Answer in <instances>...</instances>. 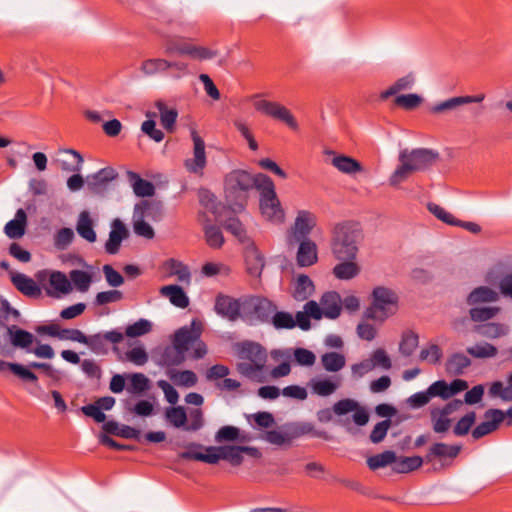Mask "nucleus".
<instances>
[{"mask_svg": "<svg viewBox=\"0 0 512 512\" xmlns=\"http://www.w3.org/2000/svg\"><path fill=\"white\" fill-rule=\"evenodd\" d=\"M261 177H268L266 174L258 173L252 175L245 170H232L224 178V197L234 212H241L245 209L249 194L253 189L259 191Z\"/></svg>", "mask_w": 512, "mask_h": 512, "instance_id": "1", "label": "nucleus"}, {"mask_svg": "<svg viewBox=\"0 0 512 512\" xmlns=\"http://www.w3.org/2000/svg\"><path fill=\"white\" fill-rule=\"evenodd\" d=\"M363 233L354 221L336 223L331 230L330 249L335 259H357Z\"/></svg>", "mask_w": 512, "mask_h": 512, "instance_id": "2", "label": "nucleus"}, {"mask_svg": "<svg viewBox=\"0 0 512 512\" xmlns=\"http://www.w3.org/2000/svg\"><path fill=\"white\" fill-rule=\"evenodd\" d=\"M438 159V153L430 149L418 148L409 151L403 149L399 153L400 165L389 177V185L398 187L413 173L430 168Z\"/></svg>", "mask_w": 512, "mask_h": 512, "instance_id": "3", "label": "nucleus"}, {"mask_svg": "<svg viewBox=\"0 0 512 512\" xmlns=\"http://www.w3.org/2000/svg\"><path fill=\"white\" fill-rule=\"evenodd\" d=\"M234 351L241 360L236 364L237 372L253 381L262 382V373L267 362V352L253 341H243L234 345Z\"/></svg>", "mask_w": 512, "mask_h": 512, "instance_id": "4", "label": "nucleus"}, {"mask_svg": "<svg viewBox=\"0 0 512 512\" xmlns=\"http://www.w3.org/2000/svg\"><path fill=\"white\" fill-rule=\"evenodd\" d=\"M276 304L263 296L248 295L242 297V321L249 325L268 324Z\"/></svg>", "mask_w": 512, "mask_h": 512, "instance_id": "5", "label": "nucleus"}, {"mask_svg": "<svg viewBox=\"0 0 512 512\" xmlns=\"http://www.w3.org/2000/svg\"><path fill=\"white\" fill-rule=\"evenodd\" d=\"M372 297L373 301L364 313L365 318L383 322L395 313L398 297L393 290L378 286L373 289Z\"/></svg>", "mask_w": 512, "mask_h": 512, "instance_id": "6", "label": "nucleus"}, {"mask_svg": "<svg viewBox=\"0 0 512 512\" xmlns=\"http://www.w3.org/2000/svg\"><path fill=\"white\" fill-rule=\"evenodd\" d=\"M259 207L261 214L268 221L273 223H282L285 218L284 210L275 192V185L272 179L261 177Z\"/></svg>", "mask_w": 512, "mask_h": 512, "instance_id": "7", "label": "nucleus"}, {"mask_svg": "<svg viewBox=\"0 0 512 512\" xmlns=\"http://www.w3.org/2000/svg\"><path fill=\"white\" fill-rule=\"evenodd\" d=\"M317 224L316 216L308 210H300L293 225L287 230L286 243L292 249L301 240L310 239L309 235Z\"/></svg>", "mask_w": 512, "mask_h": 512, "instance_id": "8", "label": "nucleus"}, {"mask_svg": "<svg viewBox=\"0 0 512 512\" xmlns=\"http://www.w3.org/2000/svg\"><path fill=\"white\" fill-rule=\"evenodd\" d=\"M254 107L258 112L283 122L293 131L299 129L298 122L291 111L279 102L261 99L254 102Z\"/></svg>", "mask_w": 512, "mask_h": 512, "instance_id": "9", "label": "nucleus"}, {"mask_svg": "<svg viewBox=\"0 0 512 512\" xmlns=\"http://www.w3.org/2000/svg\"><path fill=\"white\" fill-rule=\"evenodd\" d=\"M165 53L167 55H187L196 60L212 59L217 55L216 51L209 48L192 45L190 43H180L175 39H169L165 43Z\"/></svg>", "mask_w": 512, "mask_h": 512, "instance_id": "10", "label": "nucleus"}, {"mask_svg": "<svg viewBox=\"0 0 512 512\" xmlns=\"http://www.w3.org/2000/svg\"><path fill=\"white\" fill-rule=\"evenodd\" d=\"M124 334L118 330H111L105 333L86 335L84 345L97 355H106L109 351L108 344H119L123 341Z\"/></svg>", "mask_w": 512, "mask_h": 512, "instance_id": "11", "label": "nucleus"}, {"mask_svg": "<svg viewBox=\"0 0 512 512\" xmlns=\"http://www.w3.org/2000/svg\"><path fill=\"white\" fill-rule=\"evenodd\" d=\"M214 310L219 316L230 322L242 319V297L236 299L229 295L218 294L215 299Z\"/></svg>", "mask_w": 512, "mask_h": 512, "instance_id": "12", "label": "nucleus"}, {"mask_svg": "<svg viewBox=\"0 0 512 512\" xmlns=\"http://www.w3.org/2000/svg\"><path fill=\"white\" fill-rule=\"evenodd\" d=\"M505 413L500 409H488L484 413V421L478 424L471 432L472 437L478 440L498 429L504 421Z\"/></svg>", "mask_w": 512, "mask_h": 512, "instance_id": "13", "label": "nucleus"}, {"mask_svg": "<svg viewBox=\"0 0 512 512\" xmlns=\"http://www.w3.org/2000/svg\"><path fill=\"white\" fill-rule=\"evenodd\" d=\"M191 138L193 141L194 157L185 161V167L189 172L197 174L205 168L207 163L205 143L196 130L191 131Z\"/></svg>", "mask_w": 512, "mask_h": 512, "instance_id": "14", "label": "nucleus"}, {"mask_svg": "<svg viewBox=\"0 0 512 512\" xmlns=\"http://www.w3.org/2000/svg\"><path fill=\"white\" fill-rule=\"evenodd\" d=\"M200 337L201 326L196 321H192L190 326L181 327L175 332L172 344L186 353Z\"/></svg>", "mask_w": 512, "mask_h": 512, "instance_id": "15", "label": "nucleus"}, {"mask_svg": "<svg viewBox=\"0 0 512 512\" xmlns=\"http://www.w3.org/2000/svg\"><path fill=\"white\" fill-rule=\"evenodd\" d=\"M117 175V172L111 167L102 168L86 177L87 188L94 194H102Z\"/></svg>", "mask_w": 512, "mask_h": 512, "instance_id": "16", "label": "nucleus"}, {"mask_svg": "<svg viewBox=\"0 0 512 512\" xmlns=\"http://www.w3.org/2000/svg\"><path fill=\"white\" fill-rule=\"evenodd\" d=\"M484 99L485 94L482 93L477 95L456 96L435 104L431 108V112L435 114H440L447 111L455 110L462 105L470 103H481Z\"/></svg>", "mask_w": 512, "mask_h": 512, "instance_id": "17", "label": "nucleus"}, {"mask_svg": "<svg viewBox=\"0 0 512 512\" xmlns=\"http://www.w3.org/2000/svg\"><path fill=\"white\" fill-rule=\"evenodd\" d=\"M296 262L299 267H310L318 261V249L311 239L301 240L297 243Z\"/></svg>", "mask_w": 512, "mask_h": 512, "instance_id": "18", "label": "nucleus"}, {"mask_svg": "<svg viewBox=\"0 0 512 512\" xmlns=\"http://www.w3.org/2000/svg\"><path fill=\"white\" fill-rule=\"evenodd\" d=\"M128 235L129 233L125 224L118 218L114 219L111 224L109 238L105 243V251L111 255L116 254L120 249L122 241L126 239Z\"/></svg>", "mask_w": 512, "mask_h": 512, "instance_id": "19", "label": "nucleus"}, {"mask_svg": "<svg viewBox=\"0 0 512 512\" xmlns=\"http://www.w3.org/2000/svg\"><path fill=\"white\" fill-rule=\"evenodd\" d=\"M246 271L252 277H260L265 266V261L254 244L248 245L244 251Z\"/></svg>", "mask_w": 512, "mask_h": 512, "instance_id": "20", "label": "nucleus"}, {"mask_svg": "<svg viewBox=\"0 0 512 512\" xmlns=\"http://www.w3.org/2000/svg\"><path fill=\"white\" fill-rule=\"evenodd\" d=\"M11 282L19 292L27 297L38 298L41 296V288L25 274L16 273L12 275Z\"/></svg>", "mask_w": 512, "mask_h": 512, "instance_id": "21", "label": "nucleus"}, {"mask_svg": "<svg viewBox=\"0 0 512 512\" xmlns=\"http://www.w3.org/2000/svg\"><path fill=\"white\" fill-rule=\"evenodd\" d=\"M339 261L333 269L332 273L339 280H351L357 277L361 272V267L357 263V259H336Z\"/></svg>", "mask_w": 512, "mask_h": 512, "instance_id": "22", "label": "nucleus"}, {"mask_svg": "<svg viewBox=\"0 0 512 512\" xmlns=\"http://www.w3.org/2000/svg\"><path fill=\"white\" fill-rule=\"evenodd\" d=\"M324 316L329 319H336L339 317L342 306L340 295L335 291L326 292L320 299Z\"/></svg>", "mask_w": 512, "mask_h": 512, "instance_id": "23", "label": "nucleus"}, {"mask_svg": "<svg viewBox=\"0 0 512 512\" xmlns=\"http://www.w3.org/2000/svg\"><path fill=\"white\" fill-rule=\"evenodd\" d=\"M7 337L10 343L16 348L26 349L30 352L29 347L34 341V335L17 325H11L8 327Z\"/></svg>", "mask_w": 512, "mask_h": 512, "instance_id": "24", "label": "nucleus"}, {"mask_svg": "<svg viewBox=\"0 0 512 512\" xmlns=\"http://www.w3.org/2000/svg\"><path fill=\"white\" fill-rule=\"evenodd\" d=\"M185 352L175 345L166 346L160 354L158 364L168 369L181 365L185 359Z\"/></svg>", "mask_w": 512, "mask_h": 512, "instance_id": "25", "label": "nucleus"}, {"mask_svg": "<svg viewBox=\"0 0 512 512\" xmlns=\"http://www.w3.org/2000/svg\"><path fill=\"white\" fill-rule=\"evenodd\" d=\"M309 385L314 394L326 397L333 394L338 389L340 386V378L335 376L322 379H312Z\"/></svg>", "mask_w": 512, "mask_h": 512, "instance_id": "26", "label": "nucleus"}, {"mask_svg": "<svg viewBox=\"0 0 512 512\" xmlns=\"http://www.w3.org/2000/svg\"><path fill=\"white\" fill-rule=\"evenodd\" d=\"M27 215L23 209H18L15 218L5 225V233L11 239L21 238L25 234Z\"/></svg>", "mask_w": 512, "mask_h": 512, "instance_id": "27", "label": "nucleus"}, {"mask_svg": "<svg viewBox=\"0 0 512 512\" xmlns=\"http://www.w3.org/2000/svg\"><path fill=\"white\" fill-rule=\"evenodd\" d=\"M461 451V446L459 445H447L445 443H435L433 444L428 453L425 456L426 462H431L435 458H444L449 457L451 459L456 458Z\"/></svg>", "mask_w": 512, "mask_h": 512, "instance_id": "28", "label": "nucleus"}, {"mask_svg": "<svg viewBox=\"0 0 512 512\" xmlns=\"http://www.w3.org/2000/svg\"><path fill=\"white\" fill-rule=\"evenodd\" d=\"M160 294L169 299L171 304L179 308H186L189 305V298L184 290L178 285H166L160 288Z\"/></svg>", "mask_w": 512, "mask_h": 512, "instance_id": "29", "label": "nucleus"}, {"mask_svg": "<svg viewBox=\"0 0 512 512\" xmlns=\"http://www.w3.org/2000/svg\"><path fill=\"white\" fill-rule=\"evenodd\" d=\"M499 299L498 293L487 286H480L470 292L467 297V304L475 306L481 303L496 302Z\"/></svg>", "mask_w": 512, "mask_h": 512, "instance_id": "30", "label": "nucleus"}, {"mask_svg": "<svg viewBox=\"0 0 512 512\" xmlns=\"http://www.w3.org/2000/svg\"><path fill=\"white\" fill-rule=\"evenodd\" d=\"M127 179L137 196L150 197L154 195V185L150 181L141 178L136 172L128 171Z\"/></svg>", "mask_w": 512, "mask_h": 512, "instance_id": "31", "label": "nucleus"}, {"mask_svg": "<svg viewBox=\"0 0 512 512\" xmlns=\"http://www.w3.org/2000/svg\"><path fill=\"white\" fill-rule=\"evenodd\" d=\"M60 153L65 157L60 159L61 169L66 172H80L83 165L82 155L74 149H62Z\"/></svg>", "mask_w": 512, "mask_h": 512, "instance_id": "32", "label": "nucleus"}, {"mask_svg": "<svg viewBox=\"0 0 512 512\" xmlns=\"http://www.w3.org/2000/svg\"><path fill=\"white\" fill-rule=\"evenodd\" d=\"M77 233L85 240L90 243L96 241L97 236L93 228V220L91 219L90 213L86 210L80 212L76 224Z\"/></svg>", "mask_w": 512, "mask_h": 512, "instance_id": "33", "label": "nucleus"}, {"mask_svg": "<svg viewBox=\"0 0 512 512\" xmlns=\"http://www.w3.org/2000/svg\"><path fill=\"white\" fill-rule=\"evenodd\" d=\"M471 365V360L461 352L453 353L446 361V372L453 376H459Z\"/></svg>", "mask_w": 512, "mask_h": 512, "instance_id": "34", "label": "nucleus"}, {"mask_svg": "<svg viewBox=\"0 0 512 512\" xmlns=\"http://www.w3.org/2000/svg\"><path fill=\"white\" fill-rule=\"evenodd\" d=\"M166 375L176 386L180 387H193L198 381L197 375L191 370L167 369Z\"/></svg>", "mask_w": 512, "mask_h": 512, "instance_id": "35", "label": "nucleus"}, {"mask_svg": "<svg viewBox=\"0 0 512 512\" xmlns=\"http://www.w3.org/2000/svg\"><path fill=\"white\" fill-rule=\"evenodd\" d=\"M474 330L479 335L489 339L500 338L509 333V327L507 325L495 322L476 325Z\"/></svg>", "mask_w": 512, "mask_h": 512, "instance_id": "36", "label": "nucleus"}, {"mask_svg": "<svg viewBox=\"0 0 512 512\" xmlns=\"http://www.w3.org/2000/svg\"><path fill=\"white\" fill-rule=\"evenodd\" d=\"M314 292V284L312 280L305 274H301L297 277L293 297L297 301L307 300Z\"/></svg>", "mask_w": 512, "mask_h": 512, "instance_id": "37", "label": "nucleus"}, {"mask_svg": "<svg viewBox=\"0 0 512 512\" xmlns=\"http://www.w3.org/2000/svg\"><path fill=\"white\" fill-rule=\"evenodd\" d=\"M155 107L159 111L160 123L168 132H173L178 117L175 108H169L163 101H157Z\"/></svg>", "mask_w": 512, "mask_h": 512, "instance_id": "38", "label": "nucleus"}, {"mask_svg": "<svg viewBox=\"0 0 512 512\" xmlns=\"http://www.w3.org/2000/svg\"><path fill=\"white\" fill-rule=\"evenodd\" d=\"M165 419L174 428H183L185 430L188 421V415L183 406H170L165 409Z\"/></svg>", "mask_w": 512, "mask_h": 512, "instance_id": "39", "label": "nucleus"}, {"mask_svg": "<svg viewBox=\"0 0 512 512\" xmlns=\"http://www.w3.org/2000/svg\"><path fill=\"white\" fill-rule=\"evenodd\" d=\"M170 68V61L163 58H150L142 62L140 70L146 76L165 73Z\"/></svg>", "mask_w": 512, "mask_h": 512, "instance_id": "40", "label": "nucleus"}, {"mask_svg": "<svg viewBox=\"0 0 512 512\" xmlns=\"http://www.w3.org/2000/svg\"><path fill=\"white\" fill-rule=\"evenodd\" d=\"M268 324H271L277 330H291L296 327L294 316L287 311H278L277 308L275 309V312L271 313Z\"/></svg>", "mask_w": 512, "mask_h": 512, "instance_id": "41", "label": "nucleus"}, {"mask_svg": "<svg viewBox=\"0 0 512 512\" xmlns=\"http://www.w3.org/2000/svg\"><path fill=\"white\" fill-rule=\"evenodd\" d=\"M160 207L158 203L151 202L149 200H142L137 203L134 207L133 219H143L146 218L156 220V214L159 213Z\"/></svg>", "mask_w": 512, "mask_h": 512, "instance_id": "42", "label": "nucleus"}, {"mask_svg": "<svg viewBox=\"0 0 512 512\" xmlns=\"http://www.w3.org/2000/svg\"><path fill=\"white\" fill-rule=\"evenodd\" d=\"M332 165L345 174H354L361 172L363 169L360 162L345 155L335 156L332 159Z\"/></svg>", "mask_w": 512, "mask_h": 512, "instance_id": "43", "label": "nucleus"}, {"mask_svg": "<svg viewBox=\"0 0 512 512\" xmlns=\"http://www.w3.org/2000/svg\"><path fill=\"white\" fill-rule=\"evenodd\" d=\"M424 459L420 456H401L396 457L393 470L397 473H409L420 468Z\"/></svg>", "mask_w": 512, "mask_h": 512, "instance_id": "44", "label": "nucleus"}, {"mask_svg": "<svg viewBox=\"0 0 512 512\" xmlns=\"http://www.w3.org/2000/svg\"><path fill=\"white\" fill-rule=\"evenodd\" d=\"M321 364L328 372H338L346 364L345 356L337 352H327L321 356Z\"/></svg>", "mask_w": 512, "mask_h": 512, "instance_id": "45", "label": "nucleus"}, {"mask_svg": "<svg viewBox=\"0 0 512 512\" xmlns=\"http://www.w3.org/2000/svg\"><path fill=\"white\" fill-rule=\"evenodd\" d=\"M165 268L169 272V275L176 276L180 282L190 281V271L188 267L181 261L176 259H169L165 262Z\"/></svg>", "mask_w": 512, "mask_h": 512, "instance_id": "46", "label": "nucleus"}, {"mask_svg": "<svg viewBox=\"0 0 512 512\" xmlns=\"http://www.w3.org/2000/svg\"><path fill=\"white\" fill-rule=\"evenodd\" d=\"M396 461V453L394 451H384L373 455L367 459V465L371 470H377L387 465L394 464Z\"/></svg>", "mask_w": 512, "mask_h": 512, "instance_id": "47", "label": "nucleus"}, {"mask_svg": "<svg viewBox=\"0 0 512 512\" xmlns=\"http://www.w3.org/2000/svg\"><path fill=\"white\" fill-rule=\"evenodd\" d=\"M467 353L474 358L486 359L495 357L498 353V349L488 342H480L474 346L468 347Z\"/></svg>", "mask_w": 512, "mask_h": 512, "instance_id": "48", "label": "nucleus"}, {"mask_svg": "<svg viewBox=\"0 0 512 512\" xmlns=\"http://www.w3.org/2000/svg\"><path fill=\"white\" fill-rule=\"evenodd\" d=\"M500 312V307H484V306H473L469 310V315L472 321L474 322H486L494 317Z\"/></svg>", "mask_w": 512, "mask_h": 512, "instance_id": "49", "label": "nucleus"}, {"mask_svg": "<svg viewBox=\"0 0 512 512\" xmlns=\"http://www.w3.org/2000/svg\"><path fill=\"white\" fill-rule=\"evenodd\" d=\"M419 344V337L414 332H405L402 335V339L399 343V351L405 356L409 357L413 354Z\"/></svg>", "mask_w": 512, "mask_h": 512, "instance_id": "50", "label": "nucleus"}, {"mask_svg": "<svg viewBox=\"0 0 512 512\" xmlns=\"http://www.w3.org/2000/svg\"><path fill=\"white\" fill-rule=\"evenodd\" d=\"M49 283L55 291L62 294H67L72 289L70 280L60 271H54L51 273Z\"/></svg>", "mask_w": 512, "mask_h": 512, "instance_id": "51", "label": "nucleus"}, {"mask_svg": "<svg viewBox=\"0 0 512 512\" xmlns=\"http://www.w3.org/2000/svg\"><path fill=\"white\" fill-rule=\"evenodd\" d=\"M69 277L75 287L81 292H86L92 282L91 275L83 270H72L69 273Z\"/></svg>", "mask_w": 512, "mask_h": 512, "instance_id": "52", "label": "nucleus"}, {"mask_svg": "<svg viewBox=\"0 0 512 512\" xmlns=\"http://www.w3.org/2000/svg\"><path fill=\"white\" fill-rule=\"evenodd\" d=\"M413 83L414 78L411 75L399 78L392 86H390L387 90L383 91L380 97L383 100L388 99L390 96H393L402 90L411 88Z\"/></svg>", "mask_w": 512, "mask_h": 512, "instance_id": "53", "label": "nucleus"}, {"mask_svg": "<svg viewBox=\"0 0 512 512\" xmlns=\"http://www.w3.org/2000/svg\"><path fill=\"white\" fill-rule=\"evenodd\" d=\"M476 421V413L474 411H470L461 417L456 425L454 426L453 433L458 436H465L469 433L472 426Z\"/></svg>", "mask_w": 512, "mask_h": 512, "instance_id": "54", "label": "nucleus"}, {"mask_svg": "<svg viewBox=\"0 0 512 512\" xmlns=\"http://www.w3.org/2000/svg\"><path fill=\"white\" fill-rule=\"evenodd\" d=\"M449 414H445L441 409H434L431 412L433 421V430L436 433H444L448 431L451 426V419L448 418Z\"/></svg>", "mask_w": 512, "mask_h": 512, "instance_id": "55", "label": "nucleus"}, {"mask_svg": "<svg viewBox=\"0 0 512 512\" xmlns=\"http://www.w3.org/2000/svg\"><path fill=\"white\" fill-rule=\"evenodd\" d=\"M130 385L128 391L133 394H141L149 389V379L142 373H132L128 376Z\"/></svg>", "mask_w": 512, "mask_h": 512, "instance_id": "56", "label": "nucleus"}, {"mask_svg": "<svg viewBox=\"0 0 512 512\" xmlns=\"http://www.w3.org/2000/svg\"><path fill=\"white\" fill-rule=\"evenodd\" d=\"M204 234L207 244L211 248H220L224 243V237L219 227L208 225L204 228Z\"/></svg>", "mask_w": 512, "mask_h": 512, "instance_id": "57", "label": "nucleus"}, {"mask_svg": "<svg viewBox=\"0 0 512 512\" xmlns=\"http://www.w3.org/2000/svg\"><path fill=\"white\" fill-rule=\"evenodd\" d=\"M152 330V324L146 319H139L135 323L128 325L125 334L128 337L134 338L145 335Z\"/></svg>", "mask_w": 512, "mask_h": 512, "instance_id": "58", "label": "nucleus"}, {"mask_svg": "<svg viewBox=\"0 0 512 512\" xmlns=\"http://www.w3.org/2000/svg\"><path fill=\"white\" fill-rule=\"evenodd\" d=\"M241 446H221L222 460L228 461L233 466H239L243 462Z\"/></svg>", "mask_w": 512, "mask_h": 512, "instance_id": "59", "label": "nucleus"}, {"mask_svg": "<svg viewBox=\"0 0 512 512\" xmlns=\"http://www.w3.org/2000/svg\"><path fill=\"white\" fill-rule=\"evenodd\" d=\"M428 210L442 222L455 226L460 223V220L456 219L451 213L446 211L443 207L435 203L428 204Z\"/></svg>", "mask_w": 512, "mask_h": 512, "instance_id": "60", "label": "nucleus"}, {"mask_svg": "<svg viewBox=\"0 0 512 512\" xmlns=\"http://www.w3.org/2000/svg\"><path fill=\"white\" fill-rule=\"evenodd\" d=\"M294 361L300 366H313L316 361L315 354L306 348H296L293 351Z\"/></svg>", "mask_w": 512, "mask_h": 512, "instance_id": "61", "label": "nucleus"}, {"mask_svg": "<svg viewBox=\"0 0 512 512\" xmlns=\"http://www.w3.org/2000/svg\"><path fill=\"white\" fill-rule=\"evenodd\" d=\"M189 423H186V431H198L204 425L203 411L200 408H194L188 414Z\"/></svg>", "mask_w": 512, "mask_h": 512, "instance_id": "62", "label": "nucleus"}, {"mask_svg": "<svg viewBox=\"0 0 512 512\" xmlns=\"http://www.w3.org/2000/svg\"><path fill=\"white\" fill-rule=\"evenodd\" d=\"M422 99L417 94L399 95L395 98L394 102L397 106L406 110H412L418 107Z\"/></svg>", "mask_w": 512, "mask_h": 512, "instance_id": "63", "label": "nucleus"}, {"mask_svg": "<svg viewBox=\"0 0 512 512\" xmlns=\"http://www.w3.org/2000/svg\"><path fill=\"white\" fill-rule=\"evenodd\" d=\"M74 239V232L71 228H61L55 235L54 244L58 249H65L72 243Z\"/></svg>", "mask_w": 512, "mask_h": 512, "instance_id": "64", "label": "nucleus"}]
</instances>
